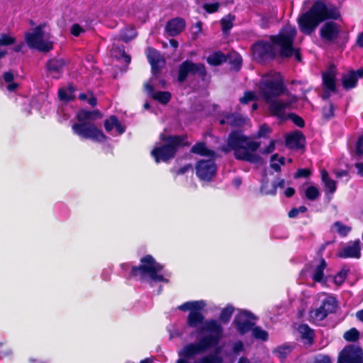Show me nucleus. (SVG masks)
<instances>
[{
    "label": "nucleus",
    "mask_w": 363,
    "mask_h": 363,
    "mask_svg": "<svg viewBox=\"0 0 363 363\" xmlns=\"http://www.w3.org/2000/svg\"><path fill=\"white\" fill-rule=\"evenodd\" d=\"M333 230L336 231L341 236L347 235L351 230V228L342 224L341 222H335L333 226Z\"/></svg>",
    "instance_id": "44"
},
{
    "label": "nucleus",
    "mask_w": 363,
    "mask_h": 363,
    "mask_svg": "<svg viewBox=\"0 0 363 363\" xmlns=\"http://www.w3.org/2000/svg\"><path fill=\"white\" fill-rule=\"evenodd\" d=\"M196 176L203 181L209 182L215 176L217 172V167L214 159L201 160L199 161L195 167Z\"/></svg>",
    "instance_id": "11"
},
{
    "label": "nucleus",
    "mask_w": 363,
    "mask_h": 363,
    "mask_svg": "<svg viewBox=\"0 0 363 363\" xmlns=\"http://www.w3.org/2000/svg\"><path fill=\"white\" fill-rule=\"evenodd\" d=\"M307 211L306 207L302 206L298 208H294L289 212L290 218H296L299 213H303Z\"/></svg>",
    "instance_id": "53"
},
{
    "label": "nucleus",
    "mask_w": 363,
    "mask_h": 363,
    "mask_svg": "<svg viewBox=\"0 0 363 363\" xmlns=\"http://www.w3.org/2000/svg\"><path fill=\"white\" fill-rule=\"evenodd\" d=\"M84 32V29L79 24H74L71 28V33L76 37L80 35V34Z\"/></svg>",
    "instance_id": "58"
},
{
    "label": "nucleus",
    "mask_w": 363,
    "mask_h": 363,
    "mask_svg": "<svg viewBox=\"0 0 363 363\" xmlns=\"http://www.w3.org/2000/svg\"><path fill=\"white\" fill-rule=\"evenodd\" d=\"M231 350V353H229L228 355L230 357V362H233L236 359V356L244 350V345L242 342L239 340L233 342L232 344Z\"/></svg>",
    "instance_id": "33"
},
{
    "label": "nucleus",
    "mask_w": 363,
    "mask_h": 363,
    "mask_svg": "<svg viewBox=\"0 0 363 363\" xmlns=\"http://www.w3.org/2000/svg\"><path fill=\"white\" fill-rule=\"evenodd\" d=\"M340 32L337 25L333 22L326 23L320 29L321 38L328 41L335 39Z\"/></svg>",
    "instance_id": "17"
},
{
    "label": "nucleus",
    "mask_w": 363,
    "mask_h": 363,
    "mask_svg": "<svg viewBox=\"0 0 363 363\" xmlns=\"http://www.w3.org/2000/svg\"><path fill=\"white\" fill-rule=\"evenodd\" d=\"M191 152L201 156L208 157L209 159H214L216 157V152L208 149L204 143H198L191 147Z\"/></svg>",
    "instance_id": "28"
},
{
    "label": "nucleus",
    "mask_w": 363,
    "mask_h": 363,
    "mask_svg": "<svg viewBox=\"0 0 363 363\" xmlns=\"http://www.w3.org/2000/svg\"><path fill=\"white\" fill-rule=\"evenodd\" d=\"M323 115L325 118H329L333 115V106L328 104L323 108Z\"/></svg>",
    "instance_id": "55"
},
{
    "label": "nucleus",
    "mask_w": 363,
    "mask_h": 363,
    "mask_svg": "<svg viewBox=\"0 0 363 363\" xmlns=\"http://www.w3.org/2000/svg\"><path fill=\"white\" fill-rule=\"evenodd\" d=\"M58 95L61 101H69L74 98V89L72 86L60 89Z\"/></svg>",
    "instance_id": "36"
},
{
    "label": "nucleus",
    "mask_w": 363,
    "mask_h": 363,
    "mask_svg": "<svg viewBox=\"0 0 363 363\" xmlns=\"http://www.w3.org/2000/svg\"><path fill=\"white\" fill-rule=\"evenodd\" d=\"M355 154L359 157H363V134L358 138L356 143Z\"/></svg>",
    "instance_id": "49"
},
{
    "label": "nucleus",
    "mask_w": 363,
    "mask_h": 363,
    "mask_svg": "<svg viewBox=\"0 0 363 363\" xmlns=\"http://www.w3.org/2000/svg\"><path fill=\"white\" fill-rule=\"evenodd\" d=\"M291 351V348L289 346L284 345L276 348L274 350V353L281 361H283Z\"/></svg>",
    "instance_id": "42"
},
{
    "label": "nucleus",
    "mask_w": 363,
    "mask_h": 363,
    "mask_svg": "<svg viewBox=\"0 0 363 363\" xmlns=\"http://www.w3.org/2000/svg\"><path fill=\"white\" fill-rule=\"evenodd\" d=\"M188 326L196 329L200 334L208 333L198 342L189 343L178 352L179 358L176 363H222L223 359L218 353L209 354L197 359L195 357L203 354L208 349L218 345L223 337V328L216 320H204L202 313L191 311L186 319Z\"/></svg>",
    "instance_id": "1"
},
{
    "label": "nucleus",
    "mask_w": 363,
    "mask_h": 363,
    "mask_svg": "<svg viewBox=\"0 0 363 363\" xmlns=\"http://www.w3.org/2000/svg\"><path fill=\"white\" fill-rule=\"evenodd\" d=\"M225 60V57L223 54L220 52H215L208 57L207 62L214 66H217L220 65Z\"/></svg>",
    "instance_id": "37"
},
{
    "label": "nucleus",
    "mask_w": 363,
    "mask_h": 363,
    "mask_svg": "<svg viewBox=\"0 0 363 363\" xmlns=\"http://www.w3.org/2000/svg\"><path fill=\"white\" fill-rule=\"evenodd\" d=\"M267 182L262 181L260 186V191L265 195H274L277 188L283 189L285 186L284 179H279L277 181L271 184L270 189H267Z\"/></svg>",
    "instance_id": "25"
},
{
    "label": "nucleus",
    "mask_w": 363,
    "mask_h": 363,
    "mask_svg": "<svg viewBox=\"0 0 363 363\" xmlns=\"http://www.w3.org/2000/svg\"><path fill=\"white\" fill-rule=\"evenodd\" d=\"M319 299L322 302L321 307L323 308L324 311L329 313H332L335 311L337 306V301L335 298L330 295L326 294H322L319 295Z\"/></svg>",
    "instance_id": "24"
},
{
    "label": "nucleus",
    "mask_w": 363,
    "mask_h": 363,
    "mask_svg": "<svg viewBox=\"0 0 363 363\" xmlns=\"http://www.w3.org/2000/svg\"><path fill=\"white\" fill-rule=\"evenodd\" d=\"M256 320V316L251 312L241 310L236 314L233 324L240 334L245 335L255 325Z\"/></svg>",
    "instance_id": "10"
},
{
    "label": "nucleus",
    "mask_w": 363,
    "mask_h": 363,
    "mask_svg": "<svg viewBox=\"0 0 363 363\" xmlns=\"http://www.w3.org/2000/svg\"><path fill=\"white\" fill-rule=\"evenodd\" d=\"M235 18V16L232 14H228L223 17L220 20V24L222 26V30L223 33H227L229 32V30L233 28V23Z\"/></svg>",
    "instance_id": "34"
},
{
    "label": "nucleus",
    "mask_w": 363,
    "mask_h": 363,
    "mask_svg": "<svg viewBox=\"0 0 363 363\" xmlns=\"http://www.w3.org/2000/svg\"><path fill=\"white\" fill-rule=\"evenodd\" d=\"M276 140H272L269 145L262 150L263 154H269L275 150Z\"/></svg>",
    "instance_id": "59"
},
{
    "label": "nucleus",
    "mask_w": 363,
    "mask_h": 363,
    "mask_svg": "<svg viewBox=\"0 0 363 363\" xmlns=\"http://www.w3.org/2000/svg\"><path fill=\"white\" fill-rule=\"evenodd\" d=\"M234 311V308L231 305H228L225 308H223L220 314V320L223 323H228Z\"/></svg>",
    "instance_id": "41"
},
{
    "label": "nucleus",
    "mask_w": 363,
    "mask_h": 363,
    "mask_svg": "<svg viewBox=\"0 0 363 363\" xmlns=\"http://www.w3.org/2000/svg\"><path fill=\"white\" fill-rule=\"evenodd\" d=\"M327 315V313L324 311L321 306L310 312V317L315 322L323 320Z\"/></svg>",
    "instance_id": "38"
},
{
    "label": "nucleus",
    "mask_w": 363,
    "mask_h": 363,
    "mask_svg": "<svg viewBox=\"0 0 363 363\" xmlns=\"http://www.w3.org/2000/svg\"><path fill=\"white\" fill-rule=\"evenodd\" d=\"M347 277V270L342 269L334 277V282L337 285H341Z\"/></svg>",
    "instance_id": "50"
},
{
    "label": "nucleus",
    "mask_w": 363,
    "mask_h": 363,
    "mask_svg": "<svg viewBox=\"0 0 363 363\" xmlns=\"http://www.w3.org/2000/svg\"><path fill=\"white\" fill-rule=\"evenodd\" d=\"M311 172L307 169H300L297 171L295 174V177H307L310 175Z\"/></svg>",
    "instance_id": "60"
},
{
    "label": "nucleus",
    "mask_w": 363,
    "mask_h": 363,
    "mask_svg": "<svg viewBox=\"0 0 363 363\" xmlns=\"http://www.w3.org/2000/svg\"><path fill=\"white\" fill-rule=\"evenodd\" d=\"M296 34V28L288 25L281 29L278 35H272L267 40L257 42L252 47L254 59L263 61L278 55L283 57L294 55L296 60L300 61V55L293 47Z\"/></svg>",
    "instance_id": "2"
},
{
    "label": "nucleus",
    "mask_w": 363,
    "mask_h": 363,
    "mask_svg": "<svg viewBox=\"0 0 363 363\" xmlns=\"http://www.w3.org/2000/svg\"><path fill=\"white\" fill-rule=\"evenodd\" d=\"M335 174L337 178H342L344 177H347L348 172L346 170H337L335 172Z\"/></svg>",
    "instance_id": "63"
},
{
    "label": "nucleus",
    "mask_w": 363,
    "mask_h": 363,
    "mask_svg": "<svg viewBox=\"0 0 363 363\" xmlns=\"http://www.w3.org/2000/svg\"><path fill=\"white\" fill-rule=\"evenodd\" d=\"M355 167L357 169L358 174L361 177H363V162L356 163Z\"/></svg>",
    "instance_id": "62"
},
{
    "label": "nucleus",
    "mask_w": 363,
    "mask_h": 363,
    "mask_svg": "<svg viewBox=\"0 0 363 363\" xmlns=\"http://www.w3.org/2000/svg\"><path fill=\"white\" fill-rule=\"evenodd\" d=\"M184 145V140L178 136L160 135V143L152 150V156L157 163L167 162L174 157L179 146Z\"/></svg>",
    "instance_id": "8"
},
{
    "label": "nucleus",
    "mask_w": 363,
    "mask_h": 363,
    "mask_svg": "<svg viewBox=\"0 0 363 363\" xmlns=\"http://www.w3.org/2000/svg\"><path fill=\"white\" fill-rule=\"evenodd\" d=\"M339 17L340 13L335 6L324 0H318L308 11L299 16L298 23L303 33L311 35L321 22Z\"/></svg>",
    "instance_id": "4"
},
{
    "label": "nucleus",
    "mask_w": 363,
    "mask_h": 363,
    "mask_svg": "<svg viewBox=\"0 0 363 363\" xmlns=\"http://www.w3.org/2000/svg\"><path fill=\"white\" fill-rule=\"evenodd\" d=\"M189 75H198L203 77L206 75V69L201 63H193L186 60L179 67L178 79L184 82Z\"/></svg>",
    "instance_id": "12"
},
{
    "label": "nucleus",
    "mask_w": 363,
    "mask_h": 363,
    "mask_svg": "<svg viewBox=\"0 0 363 363\" xmlns=\"http://www.w3.org/2000/svg\"><path fill=\"white\" fill-rule=\"evenodd\" d=\"M260 144L245 136L240 131L232 132L228 138L226 145L222 147L223 152L233 150L236 159L253 164L261 162V157L256 153Z\"/></svg>",
    "instance_id": "5"
},
{
    "label": "nucleus",
    "mask_w": 363,
    "mask_h": 363,
    "mask_svg": "<svg viewBox=\"0 0 363 363\" xmlns=\"http://www.w3.org/2000/svg\"><path fill=\"white\" fill-rule=\"evenodd\" d=\"M15 43L16 39L11 35L5 33H1L0 35V46L11 45H14Z\"/></svg>",
    "instance_id": "48"
},
{
    "label": "nucleus",
    "mask_w": 363,
    "mask_h": 363,
    "mask_svg": "<svg viewBox=\"0 0 363 363\" xmlns=\"http://www.w3.org/2000/svg\"><path fill=\"white\" fill-rule=\"evenodd\" d=\"M287 118H290L293 122L298 127H303L304 125L303 119L295 114H289Z\"/></svg>",
    "instance_id": "56"
},
{
    "label": "nucleus",
    "mask_w": 363,
    "mask_h": 363,
    "mask_svg": "<svg viewBox=\"0 0 363 363\" xmlns=\"http://www.w3.org/2000/svg\"><path fill=\"white\" fill-rule=\"evenodd\" d=\"M305 195L308 199L314 201L320 196V193L317 187L310 186L306 188Z\"/></svg>",
    "instance_id": "45"
},
{
    "label": "nucleus",
    "mask_w": 363,
    "mask_h": 363,
    "mask_svg": "<svg viewBox=\"0 0 363 363\" xmlns=\"http://www.w3.org/2000/svg\"><path fill=\"white\" fill-rule=\"evenodd\" d=\"M111 55L118 59L123 58L124 62L126 63H129L130 62V57L125 53L124 48L118 46L116 43H113V44Z\"/></svg>",
    "instance_id": "32"
},
{
    "label": "nucleus",
    "mask_w": 363,
    "mask_h": 363,
    "mask_svg": "<svg viewBox=\"0 0 363 363\" xmlns=\"http://www.w3.org/2000/svg\"><path fill=\"white\" fill-rule=\"evenodd\" d=\"M284 91L282 77L277 72H271L265 75L258 85L259 94L269 104L271 113L281 120L287 118L286 111L289 108L292 101H283L273 99L281 95Z\"/></svg>",
    "instance_id": "3"
},
{
    "label": "nucleus",
    "mask_w": 363,
    "mask_h": 363,
    "mask_svg": "<svg viewBox=\"0 0 363 363\" xmlns=\"http://www.w3.org/2000/svg\"><path fill=\"white\" fill-rule=\"evenodd\" d=\"M203 7L208 13H213L218 10L220 4L218 2L205 4Z\"/></svg>",
    "instance_id": "51"
},
{
    "label": "nucleus",
    "mask_w": 363,
    "mask_h": 363,
    "mask_svg": "<svg viewBox=\"0 0 363 363\" xmlns=\"http://www.w3.org/2000/svg\"><path fill=\"white\" fill-rule=\"evenodd\" d=\"M104 127L108 133L115 129L117 135H121L125 131V128L119 123L117 118L114 116H112L108 119L106 120Z\"/></svg>",
    "instance_id": "26"
},
{
    "label": "nucleus",
    "mask_w": 363,
    "mask_h": 363,
    "mask_svg": "<svg viewBox=\"0 0 363 363\" xmlns=\"http://www.w3.org/2000/svg\"><path fill=\"white\" fill-rule=\"evenodd\" d=\"M155 77H152L145 84V89L149 96L162 104H167L171 99V94L168 91H155Z\"/></svg>",
    "instance_id": "14"
},
{
    "label": "nucleus",
    "mask_w": 363,
    "mask_h": 363,
    "mask_svg": "<svg viewBox=\"0 0 363 363\" xmlns=\"http://www.w3.org/2000/svg\"><path fill=\"white\" fill-rule=\"evenodd\" d=\"M6 89L10 92H14L18 87V84L13 82L14 74L11 72H6L3 75Z\"/></svg>",
    "instance_id": "30"
},
{
    "label": "nucleus",
    "mask_w": 363,
    "mask_h": 363,
    "mask_svg": "<svg viewBox=\"0 0 363 363\" xmlns=\"http://www.w3.org/2000/svg\"><path fill=\"white\" fill-rule=\"evenodd\" d=\"M357 43L359 46L363 47V32L358 35Z\"/></svg>",
    "instance_id": "64"
},
{
    "label": "nucleus",
    "mask_w": 363,
    "mask_h": 363,
    "mask_svg": "<svg viewBox=\"0 0 363 363\" xmlns=\"http://www.w3.org/2000/svg\"><path fill=\"white\" fill-rule=\"evenodd\" d=\"M100 114L97 111L81 110L77 113L78 122L72 125L73 133L83 139H89L94 142L102 143L106 136L94 123Z\"/></svg>",
    "instance_id": "6"
},
{
    "label": "nucleus",
    "mask_w": 363,
    "mask_h": 363,
    "mask_svg": "<svg viewBox=\"0 0 363 363\" xmlns=\"http://www.w3.org/2000/svg\"><path fill=\"white\" fill-rule=\"evenodd\" d=\"M359 333L354 328H351L350 330L346 331L344 334V338L347 341H350V342L357 340L359 339Z\"/></svg>",
    "instance_id": "47"
},
{
    "label": "nucleus",
    "mask_w": 363,
    "mask_h": 363,
    "mask_svg": "<svg viewBox=\"0 0 363 363\" xmlns=\"http://www.w3.org/2000/svg\"><path fill=\"white\" fill-rule=\"evenodd\" d=\"M255 95L253 92L247 91L240 98V101L242 104H247L249 101L254 100Z\"/></svg>",
    "instance_id": "54"
},
{
    "label": "nucleus",
    "mask_w": 363,
    "mask_h": 363,
    "mask_svg": "<svg viewBox=\"0 0 363 363\" xmlns=\"http://www.w3.org/2000/svg\"><path fill=\"white\" fill-rule=\"evenodd\" d=\"M360 241L357 240L348 242L338 252V256L342 258H359L360 257Z\"/></svg>",
    "instance_id": "15"
},
{
    "label": "nucleus",
    "mask_w": 363,
    "mask_h": 363,
    "mask_svg": "<svg viewBox=\"0 0 363 363\" xmlns=\"http://www.w3.org/2000/svg\"><path fill=\"white\" fill-rule=\"evenodd\" d=\"M25 40L30 48L41 52H48L52 49L50 36L45 30V26L40 25L25 34Z\"/></svg>",
    "instance_id": "9"
},
{
    "label": "nucleus",
    "mask_w": 363,
    "mask_h": 363,
    "mask_svg": "<svg viewBox=\"0 0 363 363\" xmlns=\"http://www.w3.org/2000/svg\"><path fill=\"white\" fill-rule=\"evenodd\" d=\"M326 267L325 261L322 259L318 262L314 263L311 269V277L314 281L320 283H325L326 280L324 277V269Z\"/></svg>",
    "instance_id": "18"
},
{
    "label": "nucleus",
    "mask_w": 363,
    "mask_h": 363,
    "mask_svg": "<svg viewBox=\"0 0 363 363\" xmlns=\"http://www.w3.org/2000/svg\"><path fill=\"white\" fill-rule=\"evenodd\" d=\"M185 28V22L183 19L176 18L170 20L166 26V31L171 36L179 34Z\"/></svg>",
    "instance_id": "22"
},
{
    "label": "nucleus",
    "mask_w": 363,
    "mask_h": 363,
    "mask_svg": "<svg viewBox=\"0 0 363 363\" xmlns=\"http://www.w3.org/2000/svg\"><path fill=\"white\" fill-rule=\"evenodd\" d=\"M184 327L170 326L168 328L170 338L182 337L184 333Z\"/></svg>",
    "instance_id": "46"
},
{
    "label": "nucleus",
    "mask_w": 363,
    "mask_h": 363,
    "mask_svg": "<svg viewBox=\"0 0 363 363\" xmlns=\"http://www.w3.org/2000/svg\"><path fill=\"white\" fill-rule=\"evenodd\" d=\"M304 136L299 131L293 132L286 137V145L290 148H299L303 145Z\"/></svg>",
    "instance_id": "23"
},
{
    "label": "nucleus",
    "mask_w": 363,
    "mask_h": 363,
    "mask_svg": "<svg viewBox=\"0 0 363 363\" xmlns=\"http://www.w3.org/2000/svg\"><path fill=\"white\" fill-rule=\"evenodd\" d=\"M336 73V67L334 65H330L327 70L323 74V84L328 91H335Z\"/></svg>",
    "instance_id": "19"
},
{
    "label": "nucleus",
    "mask_w": 363,
    "mask_h": 363,
    "mask_svg": "<svg viewBox=\"0 0 363 363\" xmlns=\"http://www.w3.org/2000/svg\"><path fill=\"white\" fill-rule=\"evenodd\" d=\"M337 363H363V351L359 347H345L340 353Z\"/></svg>",
    "instance_id": "13"
},
{
    "label": "nucleus",
    "mask_w": 363,
    "mask_h": 363,
    "mask_svg": "<svg viewBox=\"0 0 363 363\" xmlns=\"http://www.w3.org/2000/svg\"><path fill=\"white\" fill-rule=\"evenodd\" d=\"M272 132L271 128L266 124H263L259 127L258 137L266 138Z\"/></svg>",
    "instance_id": "52"
},
{
    "label": "nucleus",
    "mask_w": 363,
    "mask_h": 363,
    "mask_svg": "<svg viewBox=\"0 0 363 363\" xmlns=\"http://www.w3.org/2000/svg\"><path fill=\"white\" fill-rule=\"evenodd\" d=\"M321 179L326 191L331 194H334L336 191V182L329 177L328 173L325 170L321 171Z\"/></svg>",
    "instance_id": "31"
},
{
    "label": "nucleus",
    "mask_w": 363,
    "mask_h": 363,
    "mask_svg": "<svg viewBox=\"0 0 363 363\" xmlns=\"http://www.w3.org/2000/svg\"><path fill=\"white\" fill-rule=\"evenodd\" d=\"M147 57L151 65L152 74L155 76L164 65V60L160 54L152 48H148L147 50Z\"/></svg>",
    "instance_id": "16"
},
{
    "label": "nucleus",
    "mask_w": 363,
    "mask_h": 363,
    "mask_svg": "<svg viewBox=\"0 0 363 363\" xmlns=\"http://www.w3.org/2000/svg\"><path fill=\"white\" fill-rule=\"evenodd\" d=\"M132 276L140 281L148 283L167 282L162 266L157 263L151 255L141 258L138 267L131 268Z\"/></svg>",
    "instance_id": "7"
},
{
    "label": "nucleus",
    "mask_w": 363,
    "mask_h": 363,
    "mask_svg": "<svg viewBox=\"0 0 363 363\" xmlns=\"http://www.w3.org/2000/svg\"><path fill=\"white\" fill-rule=\"evenodd\" d=\"M65 61L62 58L51 59L47 64V67L50 73L59 74L65 66Z\"/></svg>",
    "instance_id": "29"
},
{
    "label": "nucleus",
    "mask_w": 363,
    "mask_h": 363,
    "mask_svg": "<svg viewBox=\"0 0 363 363\" xmlns=\"http://www.w3.org/2000/svg\"><path fill=\"white\" fill-rule=\"evenodd\" d=\"M206 306V303L203 300L187 301L180 305L178 309L183 311H198L203 310Z\"/></svg>",
    "instance_id": "27"
},
{
    "label": "nucleus",
    "mask_w": 363,
    "mask_h": 363,
    "mask_svg": "<svg viewBox=\"0 0 363 363\" xmlns=\"http://www.w3.org/2000/svg\"><path fill=\"white\" fill-rule=\"evenodd\" d=\"M284 157H279L277 154H274L271 157L270 166L275 171L278 172L280 170V166L284 164Z\"/></svg>",
    "instance_id": "43"
},
{
    "label": "nucleus",
    "mask_w": 363,
    "mask_h": 363,
    "mask_svg": "<svg viewBox=\"0 0 363 363\" xmlns=\"http://www.w3.org/2000/svg\"><path fill=\"white\" fill-rule=\"evenodd\" d=\"M191 169H192V167L191 164H186V165H184V167H181L180 169H179L177 172V174H184Z\"/></svg>",
    "instance_id": "61"
},
{
    "label": "nucleus",
    "mask_w": 363,
    "mask_h": 363,
    "mask_svg": "<svg viewBox=\"0 0 363 363\" xmlns=\"http://www.w3.org/2000/svg\"><path fill=\"white\" fill-rule=\"evenodd\" d=\"M314 363H332L330 357L323 354H319L315 357Z\"/></svg>",
    "instance_id": "57"
},
{
    "label": "nucleus",
    "mask_w": 363,
    "mask_h": 363,
    "mask_svg": "<svg viewBox=\"0 0 363 363\" xmlns=\"http://www.w3.org/2000/svg\"><path fill=\"white\" fill-rule=\"evenodd\" d=\"M298 330L303 338H305L308 341H311L313 340L314 336L313 331L307 325H301L298 327Z\"/></svg>",
    "instance_id": "39"
},
{
    "label": "nucleus",
    "mask_w": 363,
    "mask_h": 363,
    "mask_svg": "<svg viewBox=\"0 0 363 363\" xmlns=\"http://www.w3.org/2000/svg\"><path fill=\"white\" fill-rule=\"evenodd\" d=\"M363 77V69H359L357 71H351L345 74L342 77V84L346 89L354 88L359 78Z\"/></svg>",
    "instance_id": "21"
},
{
    "label": "nucleus",
    "mask_w": 363,
    "mask_h": 363,
    "mask_svg": "<svg viewBox=\"0 0 363 363\" xmlns=\"http://www.w3.org/2000/svg\"><path fill=\"white\" fill-rule=\"evenodd\" d=\"M136 36L135 29L132 26H128L121 33L120 38L125 42L131 40Z\"/></svg>",
    "instance_id": "40"
},
{
    "label": "nucleus",
    "mask_w": 363,
    "mask_h": 363,
    "mask_svg": "<svg viewBox=\"0 0 363 363\" xmlns=\"http://www.w3.org/2000/svg\"><path fill=\"white\" fill-rule=\"evenodd\" d=\"M247 121V118H245L239 114H231L226 113L223 115L219 122L221 125H229L230 126H242Z\"/></svg>",
    "instance_id": "20"
},
{
    "label": "nucleus",
    "mask_w": 363,
    "mask_h": 363,
    "mask_svg": "<svg viewBox=\"0 0 363 363\" xmlns=\"http://www.w3.org/2000/svg\"><path fill=\"white\" fill-rule=\"evenodd\" d=\"M252 335L254 338L262 341H267L268 340V333L263 330L261 327L255 326V325L250 330Z\"/></svg>",
    "instance_id": "35"
}]
</instances>
